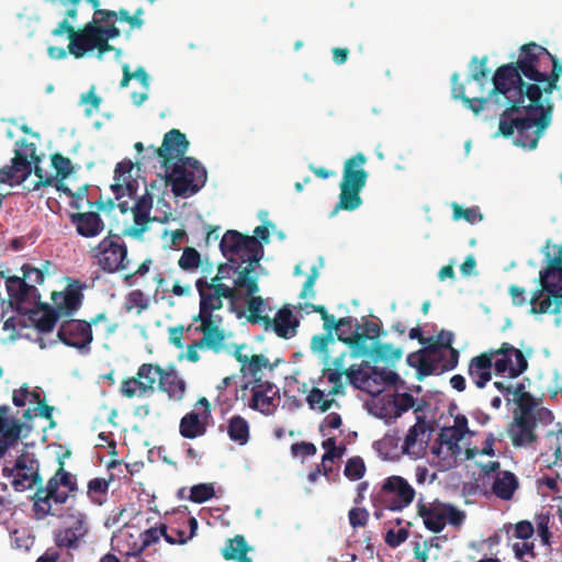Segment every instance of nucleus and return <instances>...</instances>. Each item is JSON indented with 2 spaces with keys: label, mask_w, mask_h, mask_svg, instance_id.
Returning a JSON list of instances; mask_svg holds the SVG:
<instances>
[{
  "label": "nucleus",
  "mask_w": 562,
  "mask_h": 562,
  "mask_svg": "<svg viewBox=\"0 0 562 562\" xmlns=\"http://www.w3.org/2000/svg\"><path fill=\"white\" fill-rule=\"evenodd\" d=\"M488 352L492 353L496 374H507L509 379H516L528 370L527 356L531 353V350L524 353L520 349L505 341L498 348L488 349Z\"/></svg>",
  "instance_id": "13"
},
{
  "label": "nucleus",
  "mask_w": 562,
  "mask_h": 562,
  "mask_svg": "<svg viewBox=\"0 0 562 562\" xmlns=\"http://www.w3.org/2000/svg\"><path fill=\"white\" fill-rule=\"evenodd\" d=\"M3 474L12 476V485L16 491H25L41 484L38 461L30 453H22L12 469L4 468Z\"/></svg>",
  "instance_id": "17"
},
{
  "label": "nucleus",
  "mask_w": 562,
  "mask_h": 562,
  "mask_svg": "<svg viewBox=\"0 0 562 562\" xmlns=\"http://www.w3.org/2000/svg\"><path fill=\"white\" fill-rule=\"evenodd\" d=\"M139 547L136 548V553H143V551L149 546L158 542L160 537H164L165 540L170 544H184V539H173L172 535L168 532V527L165 524H161L159 527L149 528L143 532H139Z\"/></svg>",
  "instance_id": "35"
},
{
  "label": "nucleus",
  "mask_w": 562,
  "mask_h": 562,
  "mask_svg": "<svg viewBox=\"0 0 562 562\" xmlns=\"http://www.w3.org/2000/svg\"><path fill=\"white\" fill-rule=\"evenodd\" d=\"M98 38V44L95 49L98 50V57L102 58L103 55L108 52L115 50V55H121V49L115 48L113 45L109 44L110 40L117 38L121 35L120 29L113 23L110 25H104L102 32Z\"/></svg>",
  "instance_id": "41"
},
{
  "label": "nucleus",
  "mask_w": 562,
  "mask_h": 562,
  "mask_svg": "<svg viewBox=\"0 0 562 562\" xmlns=\"http://www.w3.org/2000/svg\"><path fill=\"white\" fill-rule=\"evenodd\" d=\"M306 402L308 406L314 409L318 407V409L324 413L327 412L333 404L335 403L334 398H325V393L318 387H313L308 395L306 396Z\"/></svg>",
  "instance_id": "47"
},
{
  "label": "nucleus",
  "mask_w": 562,
  "mask_h": 562,
  "mask_svg": "<svg viewBox=\"0 0 562 562\" xmlns=\"http://www.w3.org/2000/svg\"><path fill=\"white\" fill-rule=\"evenodd\" d=\"M346 378L356 389H362L363 385L369 381L370 376L368 372L362 370L360 367L355 368L351 366L345 373Z\"/></svg>",
  "instance_id": "61"
},
{
  "label": "nucleus",
  "mask_w": 562,
  "mask_h": 562,
  "mask_svg": "<svg viewBox=\"0 0 562 562\" xmlns=\"http://www.w3.org/2000/svg\"><path fill=\"white\" fill-rule=\"evenodd\" d=\"M415 495L416 492L407 480L400 475H392L383 481L380 490L374 493L372 502L374 507L401 512L413 503Z\"/></svg>",
  "instance_id": "12"
},
{
  "label": "nucleus",
  "mask_w": 562,
  "mask_h": 562,
  "mask_svg": "<svg viewBox=\"0 0 562 562\" xmlns=\"http://www.w3.org/2000/svg\"><path fill=\"white\" fill-rule=\"evenodd\" d=\"M139 542V535L135 536L131 532H123L119 538V550L127 557H139L142 553H136Z\"/></svg>",
  "instance_id": "49"
},
{
  "label": "nucleus",
  "mask_w": 562,
  "mask_h": 562,
  "mask_svg": "<svg viewBox=\"0 0 562 562\" xmlns=\"http://www.w3.org/2000/svg\"><path fill=\"white\" fill-rule=\"evenodd\" d=\"M220 249L229 262L244 266L240 277L256 276L255 268L263 255V247L258 239L228 229L220 241Z\"/></svg>",
  "instance_id": "6"
},
{
  "label": "nucleus",
  "mask_w": 562,
  "mask_h": 562,
  "mask_svg": "<svg viewBox=\"0 0 562 562\" xmlns=\"http://www.w3.org/2000/svg\"><path fill=\"white\" fill-rule=\"evenodd\" d=\"M522 390H524V385L519 384L517 390L514 392V394L518 395L517 402H518L519 409H520V412L518 414L526 413L527 416H533L531 411H532L533 406L536 405L535 400L530 393L524 392Z\"/></svg>",
  "instance_id": "59"
},
{
  "label": "nucleus",
  "mask_w": 562,
  "mask_h": 562,
  "mask_svg": "<svg viewBox=\"0 0 562 562\" xmlns=\"http://www.w3.org/2000/svg\"><path fill=\"white\" fill-rule=\"evenodd\" d=\"M367 157L358 153L344 164L342 179L340 182L339 201L333 214L339 210L355 211L362 204L361 190L366 187L369 173L363 168Z\"/></svg>",
  "instance_id": "7"
},
{
  "label": "nucleus",
  "mask_w": 562,
  "mask_h": 562,
  "mask_svg": "<svg viewBox=\"0 0 562 562\" xmlns=\"http://www.w3.org/2000/svg\"><path fill=\"white\" fill-rule=\"evenodd\" d=\"M148 306V299L140 290H134L126 296L125 308L127 311L138 308V312H140L146 310Z\"/></svg>",
  "instance_id": "58"
},
{
  "label": "nucleus",
  "mask_w": 562,
  "mask_h": 562,
  "mask_svg": "<svg viewBox=\"0 0 562 562\" xmlns=\"http://www.w3.org/2000/svg\"><path fill=\"white\" fill-rule=\"evenodd\" d=\"M109 490V481L102 477H94L88 482V496L98 505H102L101 496H105Z\"/></svg>",
  "instance_id": "48"
},
{
  "label": "nucleus",
  "mask_w": 562,
  "mask_h": 562,
  "mask_svg": "<svg viewBox=\"0 0 562 562\" xmlns=\"http://www.w3.org/2000/svg\"><path fill=\"white\" fill-rule=\"evenodd\" d=\"M418 515L423 518L425 527L438 533L446 527L442 504H418Z\"/></svg>",
  "instance_id": "32"
},
{
  "label": "nucleus",
  "mask_w": 562,
  "mask_h": 562,
  "mask_svg": "<svg viewBox=\"0 0 562 562\" xmlns=\"http://www.w3.org/2000/svg\"><path fill=\"white\" fill-rule=\"evenodd\" d=\"M133 164L131 161H121L116 165L114 170L115 182L111 189L115 195V200H121L123 196L128 195L134 198L137 191V181L132 178Z\"/></svg>",
  "instance_id": "28"
},
{
  "label": "nucleus",
  "mask_w": 562,
  "mask_h": 562,
  "mask_svg": "<svg viewBox=\"0 0 562 562\" xmlns=\"http://www.w3.org/2000/svg\"><path fill=\"white\" fill-rule=\"evenodd\" d=\"M547 266L539 272V284L530 299V313L558 314L562 307V244L558 246V255L551 258L546 251Z\"/></svg>",
  "instance_id": "5"
},
{
  "label": "nucleus",
  "mask_w": 562,
  "mask_h": 562,
  "mask_svg": "<svg viewBox=\"0 0 562 562\" xmlns=\"http://www.w3.org/2000/svg\"><path fill=\"white\" fill-rule=\"evenodd\" d=\"M451 209L453 211L452 217L454 221L464 220L470 224H474L483 220V215L477 206L463 209L457 202H452Z\"/></svg>",
  "instance_id": "44"
},
{
  "label": "nucleus",
  "mask_w": 562,
  "mask_h": 562,
  "mask_svg": "<svg viewBox=\"0 0 562 562\" xmlns=\"http://www.w3.org/2000/svg\"><path fill=\"white\" fill-rule=\"evenodd\" d=\"M504 111L499 114L497 135L505 138L512 137L516 132L515 144L517 146L535 149L539 138L550 125L552 119V105L544 106L543 99H539V105L533 104L527 95L508 98L501 95L496 100Z\"/></svg>",
  "instance_id": "2"
},
{
  "label": "nucleus",
  "mask_w": 562,
  "mask_h": 562,
  "mask_svg": "<svg viewBox=\"0 0 562 562\" xmlns=\"http://www.w3.org/2000/svg\"><path fill=\"white\" fill-rule=\"evenodd\" d=\"M94 15L99 18V21L103 23V25L114 24L115 21L127 22L130 21V12L125 9H120L119 11L104 10L100 9V7H94Z\"/></svg>",
  "instance_id": "46"
},
{
  "label": "nucleus",
  "mask_w": 562,
  "mask_h": 562,
  "mask_svg": "<svg viewBox=\"0 0 562 562\" xmlns=\"http://www.w3.org/2000/svg\"><path fill=\"white\" fill-rule=\"evenodd\" d=\"M454 335L452 331L448 330H440L435 337H428L430 339L427 342V346L425 347L427 350L431 351L435 355H438L439 349H450L453 348L452 341H453Z\"/></svg>",
  "instance_id": "45"
},
{
  "label": "nucleus",
  "mask_w": 562,
  "mask_h": 562,
  "mask_svg": "<svg viewBox=\"0 0 562 562\" xmlns=\"http://www.w3.org/2000/svg\"><path fill=\"white\" fill-rule=\"evenodd\" d=\"M465 435H463L460 431H457V429L452 427H446L441 430L439 434V440L440 443H445L449 447L450 450L458 447V442L461 441L464 438Z\"/></svg>",
  "instance_id": "60"
},
{
  "label": "nucleus",
  "mask_w": 562,
  "mask_h": 562,
  "mask_svg": "<svg viewBox=\"0 0 562 562\" xmlns=\"http://www.w3.org/2000/svg\"><path fill=\"white\" fill-rule=\"evenodd\" d=\"M211 418V403L206 397H201L195 403L194 409L180 419L179 432L186 439L202 437L206 434Z\"/></svg>",
  "instance_id": "16"
},
{
  "label": "nucleus",
  "mask_w": 562,
  "mask_h": 562,
  "mask_svg": "<svg viewBox=\"0 0 562 562\" xmlns=\"http://www.w3.org/2000/svg\"><path fill=\"white\" fill-rule=\"evenodd\" d=\"M549 60L552 64V70L550 74L544 71L541 86L531 83L526 90L527 99L531 100L533 104L539 105V99H542L543 95L548 98L558 87L559 78L562 76V65H560L558 57L551 54Z\"/></svg>",
  "instance_id": "24"
},
{
  "label": "nucleus",
  "mask_w": 562,
  "mask_h": 562,
  "mask_svg": "<svg viewBox=\"0 0 562 562\" xmlns=\"http://www.w3.org/2000/svg\"><path fill=\"white\" fill-rule=\"evenodd\" d=\"M120 393L122 396L126 398L132 397H144L147 396L145 392V387L143 386V383L139 379V372L137 371L135 376L126 378L122 381Z\"/></svg>",
  "instance_id": "42"
},
{
  "label": "nucleus",
  "mask_w": 562,
  "mask_h": 562,
  "mask_svg": "<svg viewBox=\"0 0 562 562\" xmlns=\"http://www.w3.org/2000/svg\"><path fill=\"white\" fill-rule=\"evenodd\" d=\"M83 288L85 284L79 280H71L64 291L52 293L54 308L60 317H70L80 308L83 301Z\"/></svg>",
  "instance_id": "21"
},
{
  "label": "nucleus",
  "mask_w": 562,
  "mask_h": 562,
  "mask_svg": "<svg viewBox=\"0 0 562 562\" xmlns=\"http://www.w3.org/2000/svg\"><path fill=\"white\" fill-rule=\"evenodd\" d=\"M133 212V218H134V225L130 228L124 231L125 235L132 236V237H140L144 232L147 229V224L150 221H155L156 218H150L149 214L147 212L131 210Z\"/></svg>",
  "instance_id": "43"
},
{
  "label": "nucleus",
  "mask_w": 562,
  "mask_h": 562,
  "mask_svg": "<svg viewBox=\"0 0 562 562\" xmlns=\"http://www.w3.org/2000/svg\"><path fill=\"white\" fill-rule=\"evenodd\" d=\"M78 542L76 536L68 528L55 533V543L58 548L75 549L78 547Z\"/></svg>",
  "instance_id": "64"
},
{
  "label": "nucleus",
  "mask_w": 562,
  "mask_h": 562,
  "mask_svg": "<svg viewBox=\"0 0 562 562\" xmlns=\"http://www.w3.org/2000/svg\"><path fill=\"white\" fill-rule=\"evenodd\" d=\"M77 490L76 476L65 470L64 461L59 460V468L46 486H40L34 495V509L37 515L45 517L54 515L52 501L56 504H65L70 493Z\"/></svg>",
  "instance_id": "8"
},
{
  "label": "nucleus",
  "mask_w": 562,
  "mask_h": 562,
  "mask_svg": "<svg viewBox=\"0 0 562 562\" xmlns=\"http://www.w3.org/2000/svg\"><path fill=\"white\" fill-rule=\"evenodd\" d=\"M233 357L240 363V372L244 378H251L250 381L261 379L259 373L262 369L270 367L269 359L263 355H251V348L247 344L233 345Z\"/></svg>",
  "instance_id": "22"
},
{
  "label": "nucleus",
  "mask_w": 562,
  "mask_h": 562,
  "mask_svg": "<svg viewBox=\"0 0 562 562\" xmlns=\"http://www.w3.org/2000/svg\"><path fill=\"white\" fill-rule=\"evenodd\" d=\"M549 57L551 53L535 42L522 45L517 61L502 65L495 70L492 97L499 100L501 95H527L526 90L531 83L541 86L546 71L542 70L543 61H549Z\"/></svg>",
  "instance_id": "3"
},
{
  "label": "nucleus",
  "mask_w": 562,
  "mask_h": 562,
  "mask_svg": "<svg viewBox=\"0 0 562 562\" xmlns=\"http://www.w3.org/2000/svg\"><path fill=\"white\" fill-rule=\"evenodd\" d=\"M394 416L400 417L403 413L413 408L415 398L409 393H396L393 397Z\"/></svg>",
  "instance_id": "57"
},
{
  "label": "nucleus",
  "mask_w": 562,
  "mask_h": 562,
  "mask_svg": "<svg viewBox=\"0 0 562 562\" xmlns=\"http://www.w3.org/2000/svg\"><path fill=\"white\" fill-rule=\"evenodd\" d=\"M494 362L488 350L470 359L468 375L477 389H484L492 380Z\"/></svg>",
  "instance_id": "26"
},
{
  "label": "nucleus",
  "mask_w": 562,
  "mask_h": 562,
  "mask_svg": "<svg viewBox=\"0 0 562 562\" xmlns=\"http://www.w3.org/2000/svg\"><path fill=\"white\" fill-rule=\"evenodd\" d=\"M87 254L104 273H116L128 267V248L112 231H109L97 245L90 247Z\"/></svg>",
  "instance_id": "11"
},
{
  "label": "nucleus",
  "mask_w": 562,
  "mask_h": 562,
  "mask_svg": "<svg viewBox=\"0 0 562 562\" xmlns=\"http://www.w3.org/2000/svg\"><path fill=\"white\" fill-rule=\"evenodd\" d=\"M201 255L192 247L183 249L182 255L178 261L179 267L184 271L198 269L201 266Z\"/></svg>",
  "instance_id": "51"
},
{
  "label": "nucleus",
  "mask_w": 562,
  "mask_h": 562,
  "mask_svg": "<svg viewBox=\"0 0 562 562\" xmlns=\"http://www.w3.org/2000/svg\"><path fill=\"white\" fill-rule=\"evenodd\" d=\"M487 56H483L479 59L476 56L472 57L470 61L471 75L467 79V81L474 80L481 85H483L484 79L487 77L490 70L486 67Z\"/></svg>",
  "instance_id": "50"
},
{
  "label": "nucleus",
  "mask_w": 562,
  "mask_h": 562,
  "mask_svg": "<svg viewBox=\"0 0 562 562\" xmlns=\"http://www.w3.org/2000/svg\"><path fill=\"white\" fill-rule=\"evenodd\" d=\"M519 486L517 476L510 471L498 472L492 484V492L503 501L513 498L515 492Z\"/></svg>",
  "instance_id": "34"
},
{
  "label": "nucleus",
  "mask_w": 562,
  "mask_h": 562,
  "mask_svg": "<svg viewBox=\"0 0 562 562\" xmlns=\"http://www.w3.org/2000/svg\"><path fill=\"white\" fill-rule=\"evenodd\" d=\"M21 270L23 273L21 278H23L24 281H26L31 285L36 286V284H42L44 282L45 276L41 269L35 268L30 263H24L21 267Z\"/></svg>",
  "instance_id": "62"
},
{
  "label": "nucleus",
  "mask_w": 562,
  "mask_h": 562,
  "mask_svg": "<svg viewBox=\"0 0 562 562\" xmlns=\"http://www.w3.org/2000/svg\"><path fill=\"white\" fill-rule=\"evenodd\" d=\"M372 352L382 360H398L402 357V350L395 349L390 344L373 342Z\"/></svg>",
  "instance_id": "56"
},
{
  "label": "nucleus",
  "mask_w": 562,
  "mask_h": 562,
  "mask_svg": "<svg viewBox=\"0 0 562 562\" xmlns=\"http://www.w3.org/2000/svg\"><path fill=\"white\" fill-rule=\"evenodd\" d=\"M227 435L229 439L240 446L246 445L250 438V427L248 422L240 415H234L227 424Z\"/></svg>",
  "instance_id": "39"
},
{
  "label": "nucleus",
  "mask_w": 562,
  "mask_h": 562,
  "mask_svg": "<svg viewBox=\"0 0 562 562\" xmlns=\"http://www.w3.org/2000/svg\"><path fill=\"white\" fill-rule=\"evenodd\" d=\"M356 329L351 331L349 335H346L345 331L338 333V339L349 347H351L357 355L366 356L372 352L373 342L369 345V341L372 340V336H368L363 334L361 329V325L356 321Z\"/></svg>",
  "instance_id": "33"
},
{
  "label": "nucleus",
  "mask_w": 562,
  "mask_h": 562,
  "mask_svg": "<svg viewBox=\"0 0 562 562\" xmlns=\"http://www.w3.org/2000/svg\"><path fill=\"white\" fill-rule=\"evenodd\" d=\"M22 429L23 425L15 418L0 424V458L5 454L10 447L18 442L21 437Z\"/></svg>",
  "instance_id": "37"
},
{
  "label": "nucleus",
  "mask_w": 562,
  "mask_h": 562,
  "mask_svg": "<svg viewBox=\"0 0 562 562\" xmlns=\"http://www.w3.org/2000/svg\"><path fill=\"white\" fill-rule=\"evenodd\" d=\"M300 322L294 316L289 306H282L273 318L269 317V324H265L266 331L272 330L276 335L283 339H290L295 336Z\"/></svg>",
  "instance_id": "27"
},
{
  "label": "nucleus",
  "mask_w": 562,
  "mask_h": 562,
  "mask_svg": "<svg viewBox=\"0 0 562 562\" xmlns=\"http://www.w3.org/2000/svg\"><path fill=\"white\" fill-rule=\"evenodd\" d=\"M366 472V465L363 460L360 457L350 458L344 470V474L352 481L360 480Z\"/></svg>",
  "instance_id": "54"
},
{
  "label": "nucleus",
  "mask_w": 562,
  "mask_h": 562,
  "mask_svg": "<svg viewBox=\"0 0 562 562\" xmlns=\"http://www.w3.org/2000/svg\"><path fill=\"white\" fill-rule=\"evenodd\" d=\"M5 288L10 305L23 315H26L27 312L26 303L31 304L41 297L37 288L24 281L21 277L7 276Z\"/></svg>",
  "instance_id": "20"
},
{
  "label": "nucleus",
  "mask_w": 562,
  "mask_h": 562,
  "mask_svg": "<svg viewBox=\"0 0 562 562\" xmlns=\"http://www.w3.org/2000/svg\"><path fill=\"white\" fill-rule=\"evenodd\" d=\"M57 189L63 191L69 198H72L74 201L70 203V206L74 209H81L80 201L83 200L88 192V184L80 186L77 191H72L70 188L60 183L57 186Z\"/></svg>",
  "instance_id": "63"
},
{
  "label": "nucleus",
  "mask_w": 562,
  "mask_h": 562,
  "mask_svg": "<svg viewBox=\"0 0 562 562\" xmlns=\"http://www.w3.org/2000/svg\"><path fill=\"white\" fill-rule=\"evenodd\" d=\"M33 303L35 304L34 308L27 307L26 314L29 315V319L38 331L50 333L60 318L58 312L47 303H41L38 301Z\"/></svg>",
  "instance_id": "29"
},
{
  "label": "nucleus",
  "mask_w": 562,
  "mask_h": 562,
  "mask_svg": "<svg viewBox=\"0 0 562 562\" xmlns=\"http://www.w3.org/2000/svg\"><path fill=\"white\" fill-rule=\"evenodd\" d=\"M139 379L145 387V392L147 396H150L155 392V384L160 378V373H162V368L159 364L153 363H143L138 368Z\"/></svg>",
  "instance_id": "40"
},
{
  "label": "nucleus",
  "mask_w": 562,
  "mask_h": 562,
  "mask_svg": "<svg viewBox=\"0 0 562 562\" xmlns=\"http://www.w3.org/2000/svg\"><path fill=\"white\" fill-rule=\"evenodd\" d=\"M52 166L56 170V177L60 180L67 178L74 169L71 160L59 153L52 155Z\"/></svg>",
  "instance_id": "55"
},
{
  "label": "nucleus",
  "mask_w": 562,
  "mask_h": 562,
  "mask_svg": "<svg viewBox=\"0 0 562 562\" xmlns=\"http://www.w3.org/2000/svg\"><path fill=\"white\" fill-rule=\"evenodd\" d=\"M536 427L535 416H527L526 413L516 414L507 430L513 446L524 447L533 443L537 440Z\"/></svg>",
  "instance_id": "23"
},
{
  "label": "nucleus",
  "mask_w": 562,
  "mask_h": 562,
  "mask_svg": "<svg viewBox=\"0 0 562 562\" xmlns=\"http://www.w3.org/2000/svg\"><path fill=\"white\" fill-rule=\"evenodd\" d=\"M158 387L168 394L170 400H181L186 392V382L173 371H166L162 368L160 373Z\"/></svg>",
  "instance_id": "36"
},
{
  "label": "nucleus",
  "mask_w": 562,
  "mask_h": 562,
  "mask_svg": "<svg viewBox=\"0 0 562 562\" xmlns=\"http://www.w3.org/2000/svg\"><path fill=\"white\" fill-rule=\"evenodd\" d=\"M214 494L215 491L212 484L201 483L191 487L189 499L193 503L201 504L211 499Z\"/></svg>",
  "instance_id": "52"
},
{
  "label": "nucleus",
  "mask_w": 562,
  "mask_h": 562,
  "mask_svg": "<svg viewBox=\"0 0 562 562\" xmlns=\"http://www.w3.org/2000/svg\"><path fill=\"white\" fill-rule=\"evenodd\" d=\"M459 74L454 72L451 76V93L454 99H460L463 104L471 110L474 114H479L485 105L490 101H494L495 103L499 104L494 97H492V90L488 93V97L486 98H469L465 94V87L463 83L459 82Z\"/></svg>",
  "instance_id": "31"
},
{
  "label": "nucleus",
  "mask_w": 562,
  "mask_h": 562,
  "mask_svg": "<svg viewBox=\"0 0 562 562\" xmlns=\"http://www.w3.org/2000/svg\"><path fill=\"white\" fill-rule=\"evenodd\" d=\"M76 233L83 238H94L103 233L105 223L99 212H77L69 215Z\"/></svg>",
  "instance_id": "25"
},
{
  "label": "nucleus",
  "mask_w": 562,
  "mask_h": 562,
  "mask_svg": "<svg viewBox=\"0 0 562 562\" xmlns=\"http://www.w3.org/2000/svg\"><path fill=\"white\" fill-rule=\"evenodd\" d=\"M189 145L187 136L181 131L172 128L164 135L160 147L156 148L150 146L148 148L151 153L149 158H160L161 167L169 170L173 160H176V162H181L183 159L188 158L186 154Z\"/></svg>",
  "instance_id": "14"
},
{
  "label": "nucleus",
  "mask_w": 562,
  "mask_h": 562,
  "mask_svg": "<svg viewBox=\"0 0 562 562\" xmlns=\"http://www.w3.org/2000/svg\"><path fill=\"white\" fill-rule=\"evenodd\" d=\"M57 337L64 345L76 348L81 353H89L93 340L91 323L74 318L65 321L57 331Z\"/></svg>",
  "instance_id": "15"
},
{
  "label": "nucleus",
  "mask_w": 562,
  "mask_h": 562,
  "mask_svg": "<svg viewBox=\"0 0 562 562\" xmlns=\"http://www.w3.org/2000/svg\"><path fill=\"white\" fill-rule=\"evenodd\" d=\"M69 20L70 18L65 15L64 20L52 30V35L61 36L66 33L69 40V53L76 58H81L85 54L95 49L104 25L97 15H93L92 21L76 30Z\"/></svg>",
  "instance_id": "10"
},
{
  "label": "nucleus",
  "mask_w": 562,
  "mask_h": 562,
  "mask_svg": "<svg viewBox=\"0 0 562 562\" xmlns=\"http://www.w3.org/2000/svg\"><path fill=\"white\" fill-rule=\"evenodd\" d=\"M250 550L246 539L241 535H236L233 539H228L225 547L222 549V555L225 560H233L237 562H252L247 555Z\"/></svg>",
  "instance_id": "38"
},
{
  "label": "nucleus",
  "mask_w": 562,
  "mask_h": 562,
  "mask_svg": "<svg viewBox=\"0 0 562 562\" xmlns=\"http://www.w3.org/2000/svg\"><path fill=\"white\" fill-rule=\"evenodd\" d=\"M238 286H244L247 302V321L250 324H260L262 327L265 324H269V316L262 315L266 311V302L261 296H257L259 292V284L257 276L252 277H239L236 283Z\"/></svg>",
  "instance_id": "19"
},
{
  "label": "nucleus",
  "mask_w": 562,
  "mask_h": 562,
  "mask_svg": "<svg viewBox=\"0 0 562 562\" xmlns=\"http://www.w3.org/2000/svg\"><path fill=\"white\" fill-rule=\"evenodd\" d=\"M244 266L232 263L227 260L220 263L215 277L207 281L200 278L195 281V288L200 296L199 314L193 317L194 331L202 335L200 339L187 346L186 358L190 362H198L201 359L199 351H212L218 355L227 351L225 344L226 331L222 328V317L214 314V311L223 307L222 299L236 302L241 299L240 291L244 286H238L237 280Z\"/></svg>",
  "instance_id": "1"
},
{
  "label": "nucleus",
  "mask_w": 562,
  "mask_h": 562,
  "mask_svg": "<svg viewBox=\"0 0 562 562\" xmlns=\"http://www.w3.org/2000/svg\"><path fill=\"white\" fill-rule=\"evenodd\" d=\"M250 387L251 397L248 402V406L258 411L265 415H271L276 409V396L278 395V389L269 381L262 379H256L255 381H248L241 386V396L245 398V392Z\"/></svg>",
  "instance_id": "18"
},
{
  "label": "nucleus",
  "mask_w": 562,
  "mask_h": 562,
  "mask_svg": "<svg viewBox=\"0 0 562 562\" xmlns=\"http://www.w3.org/2000/svg\"><path fill=\"white\" fill-rule=\"evenodd\" d=\"M346 371H331L329 369H323V376L327 379L329 383L333 384L331 389L328 392V395L335 396L338 394H344L345 383L342 381V376Z\"/></svg>",
  "instance_id": "53"
},
{
  "label": "nucleus",
  "mask_w": 562,
  "mask_h": 562,
  "mask_svg": "<svg viewBox=\"0 0 562 562\" xmlns=\"http://www.w3.org/2000/svg\"><path fill=\"white\" fill-rule=\"evenodd\" d=\"M440 360L441 356H434V353L426 348L409 353L407 357L408 364L417 369L418 380L434 374L438 370Z\"/></svg>",
  "instance_id": "30"
},
{
  "label": "nucleus",
  "mask_w": 562,
  "mask_h": 562,
  "mask_svg": "<svg viewBox=\"0 0 562 562\" xmlns=\"http://www.w3.org/2000/svg\"><path fill=\"white\" fill-rule=\"evenodd\" d=\"M206 179V169L195 158H186L176 162L170 171L166 170V182L171 186L176 196L194 195L204 187Z\"/></svg>",
  "instance_id": "9"
},
{
  "label": "nucleus",
  "mask_w": 562,
  "mask_h": 562,
  "mask_svg": "<svg viewBox=\"0 0 562 562\" xmlns=\"http://www.w3.org/2000/svg\"><path fill=\"white\" fill-rule=\"evenodd\" d=\"M40 162L41 157L37 155V146L33 142H29L25 138L16 140L14 156L10 164L0 167V186H20L33 171L37 177L34 190L50 186L53 183V177L40 167ZM5 198V193H0V205H2Z\"/></svg>",
  "instance_id": "4"
}]
</instances>
